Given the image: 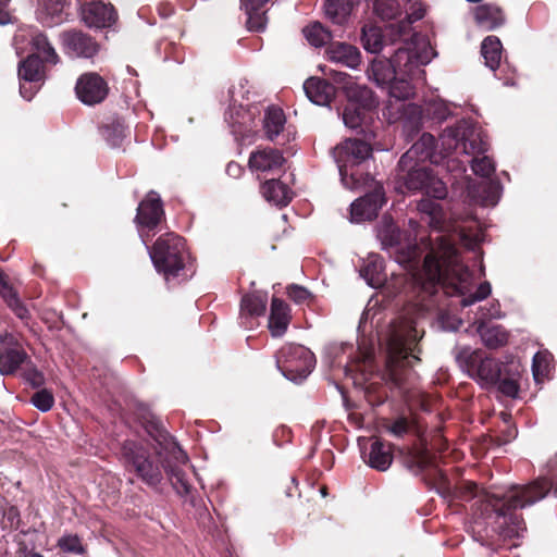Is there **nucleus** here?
<instances>
[{
  "instance_id": "de8ad7c7",
  "label": "nucleus",
  "mask_w": 557,
  "mask_h": 557,
  "mask_svg": "<svg viewBox=\"0 0 557 557\" xmlns=\"http://www.w3.org/2000/svg\"><path fill=\"white\" fill-rule=\"evenodd\" d=\"M0 294L4 298L8 306L13 310V312L22 320L28 317V310L20 302L16 293L13 290L11 286L4 281L2 274L0 273Z\"/></svg>"
},
{
  "instance_id": "338daca9",
  "label": "nucleus",
  "mask_w": 557,
  "mask_h": 557,
  "mask_svg": "<svg viewBox=\"0 0 557 557\" xmlns=\"http://www.w3.org/2000/svg\"><path fill=\"white\" fill-rule=\"evenodd\" d=\"M242 172V166L236 162H230L226 166V173L232 177L240 176Z\"/></svg>"
},
{
  "instance_id": "774afa93",
  "label": "nucleus",
  "mask_w": 557,
  "mask_h": 557,
  "mask_svg": "<svg viewBox=\"0 0 557 557\" xmlns=\"http://www.w3.org/2000/svg\"><path fill=\"white\" fill-rule=\"evenodd\" d=\"M29 557H44V556L39 553H30Z\"/></svg>"
},
{
  "instance_id": "f3484780",
  "label": "nucleus",
  "mask_w": 557,
  "mask_h": 557,
  "mask_svg": "<svg viewBox=\"0 0 557 557\" xmlns=\"http://www.w3.org/2000/svg\"><path fill=\"white\" fill-rule=\"evenodd\" d=\"M20 94L25 100H32L45 82L42 62L35 54H29L18 63Z\"/></svg>"
},
{
  "instance_id": "8fccbe9b",
  "label": "nucleus",
  "mask_w": 557,
  "mask_h": 557,
  "mask_svg": "<svg viewBox=\"0 0 557 557\" xmlns=\"http://www.w3.org/2000/svg\"><path fill=\"white\" fill-rule=\"evenodd\" d=\"M361 40L368 52L379 53L383 49V36L379 27H363Z\"/></svg>"
},
{
  "instance_id": "e433bc0d",
  "label": "nucleus",
  "mask_w": 557,
  "mask_h": 557,
  "mask_svg": "<svg viewBox=\"0 0 557 557\" xmlns=\"http://www.w3.org/2000/svg\"><path fill=\"white\" fill-rule=\"evenodd\" d=\"M384 267L382 259L372 255L368 258L366 264L360 269V275L366 280L369 286L377 288L384 281L385 275L383 273Z\"/></svg>"
},
{
  "instance_id": "9b49d317",
  "label": "nucleus",
  "mask_w": 557,
  "mask_h": 557,
  "mask_svg": "<svg viewBox=\"0 0 557 557\" xmlns=\"http://www.w3.org/2000/svg\"><path fill=\"white\" fill-rule=\"evenodd\" d=\"M145 246L157 272L163 274L166 282L178 276L187 256L185 240L181 236L166 233L151 248L146 243Z\"/></svg>"
},
{
  "instance_id": "a211bd4d",
  "label": "nucleus",
  "mask_w": 557,
  "mask_h": 557,
  "mask_svg": "<svg viewBox=\"0 0 557 557\" xmlns=\"http://www.w3.org/2000/svg\"><path fill=\"white\" fill-rule=\"evenodd\" d=\"M60 40L64 52L71 58L90 59L99 51L98 42L83 30L63 32L60 35Z\"/></svg>"
},
{
  "instance_id": "bb28decb",
  "label": "nucleus",
  "mask_w": 557,
  "mask_h": 557,
  "mask_svg": "<svg viewBox=\"0 0 557 557\" xmlns=\"http://www.w3.org/2000/svg\"><path fill=\"white\" fill-rule=\"evenodd\" d=\"M304 91L312 103L327 106L335 94V88L324 79L310 77L304 83Z\"/></svg>"
},
{
  "instance_id": "f03ea898",
  "label": "nucleus",
  "mask_w": 557,
  "mask_h": 557,
  "mask_svg": "<svg viewBox=\"0 0 557 557\" xmlns=\"http://www.w3.org/2000/svg\"><path fill=\"white\" fill-rule=\"evenodd\" d=\"M549 492L557 497V487L539 479L524 486L511 485L503 494L485 495L475 503H480L481 513L473 522V539L488 545L494 535L503 541L521 537L527 529L516 510L535 504Z\"/></svg>"
},
{
  "instance_id": "f704fd0d",
  "label": "nucleus",
  "mask_w": 557,
  "mask_h": 557,
  "mask_svg": "<svg viewBox=\"0 0 557 557\" xmlns=\"http://www.w3.org/2000/svg\"><path fill=\"white\" fill-rule=\"evenodd\" d=\"M502 185L498 181H486L470 189V195L484 207H494L500 199Z\"/></svg>"
},
{
  "instance_id": "1a4fd4ad",
  "label": "nucleus",
  "mask_w": 557,
  "mask_h": 557,
  "mask_svg": "<svg viewBox=\"0 0 557 557\" xmlns=\"http://www.w3.org/2000/svg\"><path fill=\"white\" fill-rule=\"evenodd\" d=\"M396 189L410 193H422L437 200L445 199L448 190L446 184L433 172L432 169L421 165L416 161H407L401 164L399 159L396 168Z\"/></svg>"
},
{
  "instance_id": "c9c22d12",
  "label": "nucleus",
  "mask_w": 557,
  "mask_h": 557,
  "mask_svg": "<svg viewBox=\"0 0 557 557\" xmlns=\"http://www.w3.org/2000/svg\"><path fill=\"white\" fill-rule=\"evenodd\" d=\"M474 18L476 24L485 30H492L504 23L502 10L490 3L476 7Z\"/></svg>"
},
{
  "instance_id": "f8f14e48",
  "label": "nucleus",
  "mask_w": 557,
  "mask_h": 557,
  "mask_svg": "<svg viewBox=\"0 0 557 557\" xmlns=\"http://www.w3.org/2000/svg\"><path fill=\"white\" fill-rule=\"evenodd\" d=\"M453 354L460 369L485 388L492 387L499 380L506 366L480 349L456 346Z\"/></svg>"
},
{
  "instance_id": "72a5a7b5",
  "label": "nucleus",
  "mask_w": 557,
  "mask_h": 557,
  "mask_svg": "<svg viewBox=\"0 0 557 557\" xmlns=\"http://www.w3.org/2000/svg\"><path fill=\"white\" fill-rule=\"evenodd\" d=\"M41 9L39 12L40 21L53 26L63 23L66 20L65 9L69 5L67 0H40Z\"/></svg>"
},
{
  "instance_id": "a19ab883",
  "label": "nucleus",
  "mask_w": 557,
  "mask_h": 557,
  "mask_svg": "<svg viewBox=\"0 0 557 557\" xmlns=\"http://www.w3.org/2000/svg\"><path fill=\"white\" fill-rule=\"evenodd\" d=\"M476 331L483 344L488 348H498L507 343V333L499 325L487 326L485 323H480Z\"/></svg>"
},
{
  "instance_id": "69168bd1",
  "label": "nucleus",
  "mask_w": 557,
  "mask_h": 557,
  "mask_svg": "<svg viewBox=\"0 0 557 557\" xmlns=\"http://www.w3.org/2000/svg\"><path fill=\"white\" fill-rule=\"evenodd\" d=\"M542 359H543V357L539 352L535 354L533 357L532 370H533V375H534L535 380H539V376L543 375L544 371H545V368L542 369V366H541Z\"/></svg>"
},
{
  "instance_id": "e2e57ef3",
  "label": "nucleus",
  "mask_w": 557,
  "mask_h": 557,
  "mask_svg": "<svg viewBox=\"0 0 557 557\" xmlns=\"http://www.w3.org/2000/svg\"><path fill=\"white\" fill-rule=\"evenodd\" d=\"M11 0H0V25L12 23V16L8 10Z\"/></svg>"
},
{
  "instance_id": "37998d69",
  "label": "nucleus",
  "mask_w": 557,
  "mask_h": 557,
  "mask_svg": "<svg viewBox=\"0 0 557 557\" xmlns=\"http://www.w3.org/2000/svg\"><path fill=\"white\" fill-rule=\"evenodd\" d=\"M346 94L349 100L348 103H355L362 110L371 109L376 104V99L372 90L367 86H361L357 84L346 86Z\"/></svg>"
},
{
  "instance_id": "3c124183",
  "label": "nucleus",
  "mask_w": 557,
  "mask_h": 557,
  "mask_svg": "<svg viewBox=\"0 0 557 557\" xmlns=\"http://www.w3.org/2000/svg\"><path fill=\"white\" fill-rule=\"evenodd\" d=\"M363 110L356 106L355 103H348L343 113L342 119L346 127L350 129L363 132L362 128V120H363Z\"/></svg>"
},
{
  "instance_id": "7c9ffc66",
  "label": "nucleus",
  "mask_w": 557,
  "mask_h": 557,
  "mask_svg": "<svg viewBox=\"0 0 557 557\" xmlns=\"http://www.w3.org/2000/svg\"><path fill=\"white\" fill-rule=\"evenodd\" d=\"M29 42L34 51L33 54L37 55L41 62L52 65L59 63V54L46 34L37 29L30 30Z\"/></svg>"
},
{
  "instance_id": "aec40b11",
  "label": "nucleus",
  "mask_w": 557,
  "mask_h": 557,
  "mask_svg": "<svg viewBox=\"0 0 557 557\" xmlns=\"http://www.w3.org/2000/svg\"><path fill=\"white\" fill-rule=\"evenodd\" d=\"M78 99L88 106L97 104L108 95V86L101 76L96 73L83 74L75 86Z\"/></svg>"
},
{
  "instance_id": "c03bdc74",
  "label": "nucleus",
  "mask_w": 557,
  "mask_h": 557,
  "mask_svg": "<svg viewBox=\"0 0 557 557\" xmlns=\"http://www.w3.org/2000/svg\"><path fill=\"white\" fill-rule=\"evenodd\" d=\"M413 79L407 76L396 75L385 88L391 98L398 101H405L414 95Z\"/></svg>"
},
{
  "instance_id": "49530a36",
  "label": "nucleus",
  "mask_w": 557,
  "mask_h": 557,
  "mask_svg": "<svg viewBox=\"0 0 557 557\" xmlns=\"http://www.w3.org/2000/svg\"><path fill=\"white\" fill-rule=\"evenodd\" d=\"M126 127L117 119L111 120L100 128L101 136L111 147H119L125 138Z\"/></svg>"
},
{
  "instance_id": "393cba45",
  "label": "nucleus",
  "mask_w": 557,
  "mask_h": 557,
  "mask_svg": "<svg viewBox=\"0 0 557 557\" xmlns=\"http://www.w3.org/2000/svg\"><path fill=\"white\" fill-rule=\"evenodd\" d=\"M284 161L285 159L278 150L267 148L251 152L248 163L252 171L273 172L281 169Z\"/></svg>"
},
{
  "instance_id": "6e6552de",
  "label": "nucleus",
  "mask_w": 557,
  "mask_h": 557,
  "mask_svg": "<svg viewBox=\"0 0 557 557\" xmlns=\"http://www.w3.org/2000/svg\"><path fill=\"white\" fill-rule=\"evenodd\" d=\"M436 55L429 39L420 34H413L410 39L403 40L392 55V62L397 75L410 79H422L423 66Z\"/></svg>"
},
{
  "instance_id": "5701e85b",
  "label": "nucleus",
  "mask_w": 557,
  "mask_h": 557,
  "mask_svg": "<svg viewBox=\"0 0 557 557\" xmlns=\"http://www.w3.org/2000/svg\"><path fill=\"white\" fill-rule=\"evenodd\" d=\"M325 52L330 61L352 70L357 69L361 63L359 49L347 42H332Z\"/></svg>"
},
{
  "instance_id": "ea45409f",
  "label": "nucleus",
  "mask_w": 557,
  "mask_h": 557,
  "mask_svg": "<svg viewBox=\"0 0 557 557\" xmlns=\"http://www.w3.org/2000/svg\"><path fill=\"white\" fill-rule=\"evenodd\" d=\"M503 46L496 36H487L481 45V54L485 65L492 71H496L502 59Z\"/></svg>"
},
{
  "instance_id": "052dcab7",
  "label": "nucleus",
  "mask_w": 557,
  "mask_h": 557,
  "mask_svg": "<svg viewBox=\"0 0 557 557\" xmlns=\"http://www.w3.org/2000/svg\"><path fill=\"white\" fill-rule=\"evenodd\" d=\"M438 323L444 331H456L461 324V320L457 319L449 313L443 312L438 317Z\"/></svg>"
},
{
  "instance_id": "5fc2aeb1",
  "label": "nucleus",
  "mask_w": 557,
  "mask_h": 557,
  "mask_svg": "<svg viewBox=\"0 0 557 557\" xmlns=\"http://www.w3.org/2000/svg\"><path fill=\"white\" fill-rule=\"evenodd\" d=\"M30 403L38 410H40L42 412H47L52 408V406L54 404V399L50 392H48L47 389H41V391L36 392L32 396Z\"/></svg>"
},
{
  "instance_id": "39448f33",
  "label": "nucleus",
  "mask_w": 557,
  "mask_h": 557,
  "mask_svg": "<svg viewBox=\"0 0 557 557\" xmlns=\"http://www.w3.org/2000/svg\"><path fill=\"white\" fill-rule=\"evenodd\" d=\"M145 428L173 488L180 496L189 495L191 485L183 470V467L187 466L189 461L187 454L158 421L150 420Z\"/></svg>"
},
{
  "instance_id": "6ab92c4d",
  "label": "nucleus",
  "mask_w": 557,
  "mask_h": 557,
  "mask_svg": "<svg viewBox=\"0 0 557 557\" xmlns=\"http://www.w3.org/2000/svg\"><path fill=\"white\" fill-rule=\"evenodd\" d=\"M385 203L383 186L375 184L372 191L354 201L350 206L351 221L359 223L373 220Z\"/></svg>"
},
{
  "instance_id": "6e6d98bb",
  "label": "nucleus",
  "mask_w": 557,
  "mask_h": 557,
  "mask_svg": "<svg viewBox=\"0 0 557 557\" xmlns=\"http://www.w3.org/2000/svg\"><path fill=\"white\" fill-rule=\"evenodd\" d=\"M499 318H502L500 305L497 301H495V302H492L486 308H480L479 312L476 313L474 323L480 324V323H484V320L499 319Z\"/></svg>"
},
{
  "instance_id": "c756f323",
  "label": "nucleus",
  "mask_w": 557,
  "mask_h": 557,
  "mask_svg": "<svg viewBox=\"0 0 557 557\" xmlns=\"http://www.w3.org/2000/svg\"><path fill=\"white\" fill-rule=\"evenodd\" d=\"M367 75L377 87L385 88L397 75L392 59L374 58L367 69Z\"/></svg>"
},
{
  "instance_id": "4d7b16f0",
  "label": "nucleus",
  "mask_w": 557,
  "mask_h": 557,
  "mask_svg": "<svg viewBox=\"0 0 557 557\" xmlns=\"http://www.w3.org/2000/svg\"><path fill=\"white\" fill-rule=\"evenodd\" d=\"M287 295L296 304H304L312 297V294L307 288L296 284L287 287Z\"/></svg>"
},
{
  "instance_id": "c85d7f7f",
  "label": "nucleus",
  "mask_w": 557,
  "mask_h": 557,
  "mask_svg": "<svg viewBox=\"0 0 557 557\" xmlns=\"http://www.w3.org/2000/svg\"><path fill=\"white\" fill-rule=\"evenodd\" d=\"M268 296L261 293L247 294L240 301V324L245 327H251L249 318L263 315L267 309Z\"/></svg>"
},
{
  "instance_id": "4be33fe9",
  "label": "nucleus",
  "mask_w": 557,
  "mask_h": 557,
  "mask_svg": "<svg viewBox=\"0 0 557 557\" xmlns=\"http://www.w3.org/2000/svg\"><path fill=\"white\" fill-rule=\"evenodd\" d=\"M163 215L161 199L158 193L150 191L139 203L135 221L141 228H154Z\"/></svg>"
},
{
  "instance_id": "cd10ccee",
  "label": "nucleus",
  "mask_w": 557,
  "mask_h": 557,
  "mask_svg": "<svg viewBox=\"0 0 557 557\" xmlns=\"http://www.w3.org/2000/svg\"><path fill=\"white\" fill-rule=\"evenodd\" d=\"M520 379L521 372L519 366L513 362L506 363L502 371V375H499V380H497V382L492 386L496 387L497 392L503 396L516 398L520 391Z\"/></svg>"
},
{
  "instance_id": "680f3d73",
  "label": "nucleus",
  "mask_w": 557,
  "mask_h": 557,
  "mask_svg": "<svg viewBox=\"0 0 557 557\" xmlns=\"http://www.w3.org/2000/svg\"><path fill=\"white\" fill-rule=\"evenodd\" d=\"M327 75L332 76L335 83L343 84L345 89H346V86L354 85L350 82V76L347 73H345V72H338V71H335V70H330Z\"/></svg>"
},
{
  "instance_id": "423d86ee",
  "label": "nucleus",
  "mask_w": 557,
  "mask_h": 557,
  "mask_svg": "<svg viewBox=\"0 0 557 557\" xmlns=\"http://www.w3.org/2000/svg\"><path fill=\"white\" fill-rule=\"evenodd\" d=\"M374 137L372 132L366 134V140L348 138L336 146L333 157L337 164L341 181L348 189H358L370 185L373 181L369 173H363L359 168L372 156V147L369 140Z\"/></svg>"
},
{
  "instance_id": "4468645a",
  "label": "nucleus",
  "mask_w": 557,
  "mask_h": 557,
  "mask_svg": "<svg viewBox=\"0 0 557 557\" xmlns=\"http://www.w3.org/2000/svg\"><path fill=\"white\" fill-rule=\"evenodd\" d=\"M314 354L302 345L286 344L276 355V367L283 375L294 382H301L315 367Z\"/></svg>"
},
{
  "instance_id": "09e8293b",
  "label": "nucleus",
  "mask_w": 557,
  "mask_h": 557,
  "mask_svg": "<svg viewBox=\"0 0 557 557\" xmlns=\"http://www.w3.org/2000/svg\"><path fill=\"white\" fill-rule=\"evenodd\" d=\"M302 32L308 42L314 47H322L332 38L331 32L319 22L308 25Z\"/></svg>"
},
{
  "instance_id": "412c9836",
  "label": "nucleus",
  "mask_w": 557,
  "mask_h": 557,
  "mask_svg": "<svg viewBox=\"0 0 557 557\" xmlns=\"http://www.w3.org/2000/svg\"><path fill=\"white\" fill-rule=\"evenodd\" d=\"M442 152L436 151V139L430 133H424L421 137L400 157L401 164L406 165L407 161H416L422 163L430 161L438 164L443 160Z\"/></svg>"
},
{
  "instance_id": "b1692460",
  "label": "nucleus",
  "mask_w": 557,
  "mask_h": 557,
  "mask_svg": "<svg viewBox=\"0 0 557 557\" xmlns=\"http://www.w3.org/2000/svg\"><path fill=\"white\" fill-rule=\"evenodd\" d=\"M272 0H240V10L247 15V27L250 32L262 33L267 28L268 17L265 4Z\"/></svg>"
},
{
  "instance_id": "4c0bfd02",
  "label": "nucleus",
  "mask_w": 557,
  "mask_h": 557,
  "mask_svg": "<svg viewBox=\"0 0 557 557\" xmlns=\"http://www.w3.org/2000/svg\"><path fill=\"white\" fill-rule=\"evenodd\" d=\"M351 9L352 4L350 0H326L324 4L326 17L336 25L347 23Z\"/></svg>"
},
{
  "instance_id": "603ef678",
  "label": "nucleus",
  "mask_w": 557,
  "mask_h": 557,
  "mask_svg": "<svg viewBox=\"0 0 557 557\" xmlns=\"http://www.w3.org/2000/svg\"><path fill=\"white\" fill-rule=\"evenodd\" d=\"M424 111L430 119L438 123L445 121L451 114L448 104L441 99L426 102Z\"/></svg>"
},
{
  "instance_id": "7ed1b4c3",
  "label": "nucleus",
  "mask_w": 557,
  "mask_h": 557,
  "mask_svg": "<svg viewBox=\"0 0 557 557\" xmlns=\"http://www.w3.org/2000/svg\"><path fill=\"white\" fill-rule=\"evenodd\" d=\"M419 332L416 321L411 317L401 315L391 323L384 341L386 344V373L385 376L396 386L404 381V371L409 368L413 360Z\"/></svg>"
},
{
  "instance_id": "dca6fc26",
  "label": "nucleus",
  "mask_w": 557,
  "mask_h": 557,
  "mask_svg": "<svg viewBox=\"0 0 557 557\" xmlns=\"http://www.w3.org/2000/svg\"><path fill=\"white\" fill-rule=\"evenodd\" d=\"M76 2L81 20L89 28H109L117 20L113 5L103 0H76Z\"/></svg>"
},
{
  "instance_id": "bf43d9fd",
  "label": "nucleus",
  "mask_w": 557,
  "mask_h": 557,
  "mask_svg": "<svg viewBox=\"0 0 557 557\" xmlns=\"http://www.w3.org/2000/svg\"><path fill=\"white\" fill-rule=\"evenodd\" d=\"M386 429L392 435L403 437L409 431V421L405 417H398Z\"/></svg>"
},
{
  "instance_id": "0eeeda50",
  "label": "nucleus",
  "mask_w": 557,
  "mask_h": 557,
  "mask_svg": "<svg viewBox=\"0 0 557 557\" xmlns=\"http://www.w3.org/2000/svg\"><path fill=\"white\" fill-rule=\"evenodd\" d=\"M405 465L411 473L422 475L425 482L433 484L437 494L444 499L469 500L478 496L475 484L467 483L459 487L450 485L445 474L435 463L434 456L425 448L409 451L405 457Z\"/></svg>"
},
{
  "instance_id": "473e14b6",
  "label": "nucleus",
  "mask_w": 557,
  "mask_h": 557,
  "mask_svg": "<svg viewBox=\"0 0 557 557\" xmlns=\"http://www.w3.org/2000/svg\"><path fill=\"white\" fill-rule=\"evenodd\" d=\"M366 462L369 467L377 471H386L393 462L389 445L379 438L374 440L370 445V451Z\"/></svg>"
},
{
  "instance_id": "f257e3e1",
  "label": "nucleus",
  "mask_w": 557,
  "mask_h": 557,
  "mask_svg": "<svg viewBox=\"0 0 557 557\" xmlns=\"http://www.w3.org/2000/svg\"><path fill=\"white\" fill-rule=\"evenodd\" d=\"M377 238L382 249L395 255V261L408 268V278L413 293L420 298L421 310H428V298L441 288L450 287L462 296L460 305L469 307L487 298L492 292L491 284L483 282L475 293L467 295L472 285V273L460 261L455 246L444 236L436 234L420 243L404 236L396 224L383 218L377 226Z\"/></svg>"
},
{
  "instance_id": "2f4dec72",
  "label": "nucleus",
  "mask_w": 557,
  "mask_h": 557,
  "mask_svg": "<svg viewBox=\"0 0 557 557\" xmlns=\"http://www.w3.org/2000/svg\"><path fill=\"white\" fill-rule=\"evenodd\" d=\"M261 194L269 202L277 207L287 206L293 197L288 186L280 180H269L261 185Z\"/></svg>"
},
{
  "instance_id": "79ce46f5",
  "label": "nucleus",
  "mask_w": 557,
  "mask_h": 557,
  "mask_svg": "<svg viewBox=\"0 0 557 557\" xmlns=\"http://www.w3.org/2000/svg\"><path fill=\"white\" fill-rule=\"evenodd\" d=\"M27 359V354L23 349L0 350V373L3 375L12 374Z\"/></svg>"
},
{
  "instance_id": "a878e982",
  "label": "nucleus",
  "mask_w": 557,
  "mask_h": 557,
  "mask_svg": "<svg viewBox=\"0 0 557 557\" xmlns=\"http://www.w3.org/2000/svg\"><path fill=\"white\" fill-rule=\"evenodd\" d=\"M290 322L289 307L282 299L273 298L269 317V330L273 337H281Z\"/></svg>"
},
{
  "instance_id": "58836bf2",
  "label": "nucleus",
  "mask_w": 557,
  "mask_h": 557,
  "mask_svg": "<svg viewBox=\"0 0 557 557\" xmlns=\"http://www.w3.org/2000/svg\"><path fill=\"white\" fill-rule=\"evenodd\" d=\"M286 119L281 108L269 107L263 117V129L268 139L273 140L280 135Z\"/></svg>"
},
{
  "instance_id": "9d476101",
  "label": "nucleus",
  "mask_w": 557,
  "mask_h": 557,
  "mask_svg": "<svg viewBox=\"0 0 557 557\" xmlns=\"http://www.w3.org/2000/svg\"><path fill=\"white\" fill-rule=\"evenodd\" d=\"M247 82L240 81L228 89V109L225 113V122L236 137H249L257 126L256 119L261 113L259 104L248 102Z\"/></svg>"
},
{
  "instance_id": "ddd939ff",
  "label": "nucleus",
  "mask_w": 557,
  "mask_h": 557,
  "mask_svg": "<svg viewBox=\"0 0 557 557\" xmlns=\"http://www.w3.org/2000/svg\"><path fill=\"white\" fill-rule=\"evenodd\" d=\"M122 460L129 472L147 486L159 491L163 481V473L159 462L151 459L148 449L139 442L125 441L121 447Z\"/></svg>"
},
{
  "instance_id": "a18cd8bd",
  "label": "nucleus",
  "mask_w": 557,
  "mask_h": 557,
  "mask_svg": "<svg viewBox=\"0 0 557 557\" xmlns=\"http://www.w3.org/2000/svg\"><path fill=\"white\" fill-rule=\"evenodd\" d=\"M420 213L428 216V223L435 230L441 226L444 219L442 206L430 198H422L417 203Z\"/></svg>"
},
{
  "instance_id": "864d4df0",
  "label": "nucleus",
  "mask_w": 557,
  "mask_h": 557,
  "mask_svg": "<svg viewBox=\"0 0 557 557\" xmlns=\"http://www.w3.org/2000/svg\"><path fill=\"white\" fill-rule=\"evenodd\" d=\"M58 546L65 553L83 555L85 548L76 534H65L58 540Z\"/></svg>"
},
{
  "instance_id": "0e129e2a",
  "label": "nucleus",
  "mask_w": 557,
  "mask_h": 557,
  "mask_svg": "<svg viewBox=\"0 0 557 557\" xmlns=\"http://www.w3.org/2000/svg\"><path fill=\"white\" fill-rule=\"evenodd\" d=\"M26 380L33 385V386H39L44 382L42 374L37 371L36 369H30L25 373Z\"/></svg>"
},
{
  "instance_id": "13d9d810",
  "label": "nucleus",
  "mask_w": 557,
  "mask_h": 557,
  "mask_svg": "<svg viewBox=\"0 0 557 557\" xmlns=\"http://www.w3.org/2000/svg\"><path fill=\"white\" fill-rule=\"evenodd\" d=\"M397 110L400 112V117H407L414 123L421 119L422 110L414 103H400Z\"/></svg>"
},
{
  "instance_id": "2eb2a0df",
  "label": "nucleus",
  "mask_w": 557,
  "mask_h": 557,
  "mask_svg": "<svg viewBox=\"0 0 557 557\" xmlns=\"http://www.w3.org/2000/svg\"><path fill=\"white\" fill-rule=\"evenodd\" d=\"M374 10L382 20H394L405 12V20L397 25L399 35L405 34L411 23L421 20L425 14V8L420 0H375Z\"/></svg>"
},
{
  "instance_id": "20e7f679",
  "label": "nucleus",
  "mask_w": 557,
  "mask_h": 557,
  "mask_svg": "<svg viewBox=\"0 0 557 557\" xmlns=\"http://www.w3.org/2000/svg\"><path fill=\"white\" fill-rule=\"evenodd\" d=\"M441 145L446 154L454 151L472 156L471 169L475 175L490 177L495 172V163L484 153L488 143L483 131L469 120H460L442 133Z\"/></svg>"
}]
</instances>
